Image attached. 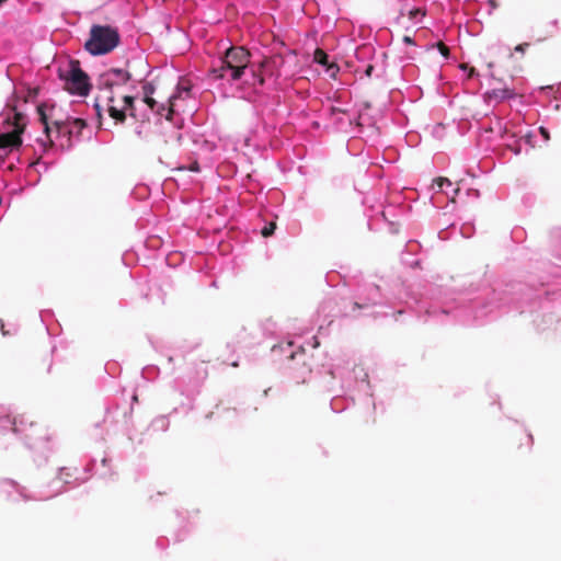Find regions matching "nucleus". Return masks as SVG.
I'll return each mask as SVG.
<instances>
[{
	"label": "nucleus",
	"instance_id": "9b49d317",
	"mask_svg": "<svg viewBox=\"0 0 561 561\" xmlns=\"http://www.w3.org/2000/svg\"><path fill=\"white\" fill-rule=\"evenodd\" d=\"M514 96H515V92L508 88L492 89L491 91H488L485 93V98L489 101H496V102H501L506 99H512Z\"/></svg>",
	"mask_w": 561,
	"mask_h": 561
},
{
	"label": "nucleus",
	"instance_id": "7c9ffc66",
	"mask_svg": "<svg viewBox=\"0 0 561 561\" xmlns=\"http://www.w3.org/2000/svg\"><path fill=\"white\" fill-rule=\"evenodd\" d=\"M231 366H232V367H238V366H239V364H238V362H233V363H231Z\"/></svg>",
	"mask_w": 561,
	"mask_h": 561
},
{
	"label": "nucleus",
	"instance_id": "0eeeda50",
	"mask_svg": "<svg viewBox=\"0 0 561 561\" xmlns=\"http://www.w3.org/2000/svg\"><path fill=\"white\" fill-rule=\"evenodd\" d=\"M228 60L234 66V72H232V80H239L243 75L244 70L250 65L251 55L248 49L242 46H232L225 53Z\"/></svg>",
	"mask_w": 561,
	"mask_h": 561
},
{
	"label": "nucleus",
	"instance_id": "a211bd4d",
	"mask_svg": "<svg viewBox=\"0 0 561 561\" xmlns=\"http://www.w3.org/2000/svg\"><path fill=\"white\" fill-rule=\"evenodd\" d=\"M439 53L445 57V58H448L449 56V48L443 43V42H438L436 44Z\"/></svg>",
	"mask_w": 561,
	"mask_h": 561
},
{
	"label": "nucleus",
	"instance_id": "f257e3e1",
	"mask_svg": "<svg viewBox=\"0 0 561 561\" xmlns=\"http://www.w3.org/2000/svg\"><path fill=\"white\" fill-rule=\"evenodd\" d=\"M37 112L39 114V121L44 125V133H45V138H38L36 140L42 152H46L48 149L53 148V146H54V139L51 138L53 129L55 130L57 137L62 138V140L59 144L60 149L66 150V149L71 148L72 147V141H71L72 128L69 126L70 118H68L66 121H55L53 123V127H50L47 122V116L44 111V105H39L37 107Z\"/></svg>",
	"mask_w": 561,
	"mask_h": 561
},
{
	"label": "nucleus",
	"instance_id": "dca6fc26",
	"mask_svg": "<svg viewBox=\"0 0 561 561\" xmlns=\"http://www.w3.org/2000/svg\"><path fill=\"white\" fill-rule=\"evenodd\" d=\"M426 12L423 9L415 8L409 11V18L411 20L417 18V16H425Z\"/></svg>",
	"mask_w": 561,
	"mask_h": 561
},
{
	"label": "nucleus",
	"instance_id": "4468645a",
	"mask_svg": "<svg viewBox=\"0 0 561 561\" xmlns=\"http://www.w3.org/2000/svg\"><path fill=\"white\" fill-rule=\"evenodd\" d=\"M276 229V222L274 221H271L268 225H266L262 231H261V234L264 237V238H267V237H271L274 231Z\"/></svg>",
	"mask_w": 561,
	"mask_h": 561
},
{
	"label": "nucleus",
	"instance_id": "bb28decb",
	"mask_svg": "<svg viewBox=\"0 0 561 561\" xmlns=\"http://www.w3.org/2000/svg\"><path fill=\"white\" fill-rule=\"evenodd\" d=\"M474 73H476V69L474 68H470L468 77L471 78V77H473Z\"/></svg>",
	"mask_w": 561,
	"mask_h": 561
},
{
	"label": "nucleus",
	"instance_id": "473e14b6",
	"mask_svg": "<svg viewBox=\"0 0 561 561\" xmlns=\"http://www.w3.org/2000/svg\"><path fill=\"white\" fill-rule=\"evenodd\" d=\"M225 410H226V411H230V408H226ZM231 410H232L233 412H236V411H237V410H236V408H231Z\"/></svg>",
	"mask_w": 561,
	"mask_h": 561
},
{
	"label": "nucleus",
	"instance_id": "b1692460",
	"mask_svg": "<svg viewBox=\"0 0 561 561\" xmlns=\"http://www.w3.org/2000/svg\"><path fill=\"white\" fill-rule=\"evenodd\" d=\"M373 71H374V66H373V65H368V66L366 67V70H365V75H366L367 77H370V76H371V73H373Z\"/></svg>",
	"mask_w": 561,
	"mask_h": 561
},
{
	"label": "nucleus",
	"instance_id": "412c9836",
	"mask_svg": "<svg viewBox=\"0 0 561 561\" xmlns=\"http://www.w3.org/2000/svg\"><path fill=\"white\" fill-rule=\"evenodd\" d=\"M144 102L150 107V110H154L156 106H157V102L156 100L149 95V96H144Z\"/></svg>",
	"mask_w": 561,
	"mask_h": 561
},
{
	"label": "nucleus",
	"instance_id": "cd10ccee",
	"mask_svg": "<svg viewBox=\"0 0 561 561\" xmlns=\"http://www.w3.org/2000/svg\"><path fill=\"white\" fill-rule=\"evenodd\" d=\"M542 136H545L547 139L549 138L548 133L545 130V128H540Z\"/></svg>",
	"mask_w": 561,
	"mask_h": 561
},
{
	"label": "nucleus",
	"instance_id": "f8f14e48",
	"mask_svg": "<svg viewBox=\"0 0 561 561\" xmlns=\"http://www.w3.org/2000/svg\"><path fill=\"white\" fill-rule=\"evenodd\" d=\"M313 60L317 62V64H320L322 66H327L329 65V57H328V54L321 49V48H317L313 53Z\"/></svg>",
	"mask_w": 561,
	"mask_h": 561
},
{
	"label": "nucleus",
	"instance_id": "39448f33",
	"mask_svg": "<svg viewBox=\"0 0 561 561\" xmlns=\"http://www.w3.org/2000/svg\"><path fill=\"white\" fill-rule=\"evenodd\" d=\"M284 64V57L279 54L264 57L257 66H251L252 77L260 85H264L266 78L277 79L279 77Z\"/></svg>",
	"mask_w": 561,
	"mask_h": 561
},
{
	"label": "nucleus",
	"instance_id": "20e7f679",
	"mask_svg": "<svg viewBox=\"0 0 561 561\" xmlns=\"http://www.w3.org/2000/svg\"><path fill=\"white\" fill-rule=\"evenodd\" d=\"M7 125L12 126L13 129L0 134V149H14L22 145V134L26 127V117L20 112H14L12 117L8 116Z\"/></svg>",
	"mask_w": 561,
	"mask_h": 561
},
{
	"label": "nucleus",
	"instance_id": "c85d7f7f",
	"mask_svg": "<svg viewBox=\"0 0 561 561\" xmlns=\"http://www.w3.org/2000/svg\"><path fill=\"white\" fill-rule=\"evenodd\" d=\"M360 308H363L362 305H359L358 302H354V309H360Z\"/></svg>",
	"mask_w": 561,
	"mask_h": 561
},
{
	"label": "nucleus",
	"instance_id": "1a4fd4ad",
	"mask_svg": "<svg viewBox=\"0 0 561 561\" xmlns=\"http://www.w3.org/2000/svg\"><path fill=\"white\" fill-rule=\"evenodd\" d=\"M289 358L296 364H301L299 374H297L296 367H290L291 378L295 379L297 383H305L307 381V377L311 374V367L306 362V350L304 347H299L297 352H293L290 354Z\"/></svg>",
	"mask_w": 561,
	"mask_h": 561
},
{
	"label": "nucleus",
	"instance_id": "4be33fe9",
	"mask_svg": "<svg viewBox=\"0 0 561 561\" xmlns=\"http://www.w3.org/2000/svg\"><path fill=\"white\" fill-rule=\"evenodd\" d=\"M528 46H529L528 43H523V44L517 45L515 47V50L519 51V53H524Z\"/></svg>",
	"mask_w": 561,
	"mask_h": 561
},
{
	"label": "nucleus",
	"instance_id": "2f4dec72",
	"mask_svg": "<svg viewBox=\"0 0 561 561\" xmlns=\"http://www.w3.org/2000/svg\"><path fill=\"white\" fill-rule=\"evenodd\" d=\"M182 90H183L184 92H186V93H188V92H190V88H182Z\"/></svg>",
	"mask_w": 561,
	"mask_h": 561
},
{
	"label": "nucleus",
	"instance_id": "9d476101",
	"mask_svg": "<svg viewBox=\"0 0 561 561\" xmlns=\"http://www.w3.org/2000/svg\"><path fill=\"white\" fill-rule=\"evenodd\" d=\"M232 72H234V66L227 59L226 55L221 58L220 66L210 70L215 79H224L227 77V73H229V78L232 80Z\"/></svg>",
	"mask_w": 561,
	"mask_h": 561
},
{
	"label": "nucleus",
	"instance_id": "a878e982",
	"mask_svg": "<svg viewBox=\"0 0 561 561\" xmlns=\"http://www.w3.org/2000/svg\"><path fill=\"white\" fill-rule=\"evenodd\" d=\"M403 42H404V43H407V44H410V45L414 43V42H413V39H412V37H411V36H408V35H405V36L403 37Z\"/></svg>",
	"mask_w": 561,
	"mask_h": 561
},
{
	"label": "nucleus",
	"instance_id": "ddd939ff",
	"mask_svg": "<svg viewBox=\"0 0 561 561\" xmlns=\"http://www.w3.org/2000/svg\"><path fill=\"white\" fill-rule=\"evenodd\" d=\"M69 126L72 128V131L76 129L77 134L80 135L82 129L87 126V123L82 118H72L70 119Z\"/></svg>",
	"mask_w": 561,
	"mask_h": 561
},
{
	"label": "nucleus",
	"instance_id": "aec40b11",
	"mask_svg": "<svg viewBox=\"0 0 561 561\" xmlns=\"http://www.w3.org/2000/svg\"><path fill=\"white\" fill-rule=\"evenodd\" d=\"M142 90H144V94L145 96H149V95H152L153 92H154V87L152 83H146L144 87H142Z\"/></svg>",
	"mask_w": 561,
	"mask_h": 561
},
{
	"label": "nucleus",
	"instance_id": "f03ea898",
	"mask_svg": "<svg viewBox=\"0 0 561 561\" xmlns=\"http://www.w3.org/2000/svg\"><path fill=\"white\" fill-rule=\"evenodd\" d=\"M119 44V34L110 25H92L84 48L93 56L105 55Z\"/></svg>",
	"mask_w": 561,
	"mask_h": 561
},
{
	"label": "nucleus",
	"instance_id": "423d86ee",
	"mask_svg": "<svg viewBox=\"0 0 561 561\" xmlns=\"http://www.w3.org/2000/svg\"><path fill=\"white\" fill-rule=\"evenodd\" d=\"M135 99L129 95H124L121 103L117 101L113 93L106 95V105L108 115L116 121V123H124L126 121V111H129V115L135 117L134 113Z\"/></svg>",
	"mask_w": 561,
	"mask_h": 561
},
{
	"label": "nucleus",
	"instance_id": "f704fd0d",
	"mask_svg": "<svg viewBox=\"0 0 561 561\" xmlns=\"http://www.w3.org/2000/svg\"><path fill=\"white\" fill-rule=\"evenodd\" d=\"M5 0H0V7L2 5V3L4 2Z\"/></svg>",
	"mask_w": 561,
	"mask_h": 561
},
{
	"label": "nucleus",
	"instance_id": "72a5a7b5",
	"mask_svg": "<svg viewBox=\"0 0 561 561\" xmlns=\"http://www.w3.org/2000/svg\"><path fill=\"white\" fill-rule=\"evenodd\" d=\"M491 4H492V7H494V8L496 7V3H495V1H494V0H492V1H491Z\"/></svg>",
	"mask_w": 561,
	"mask_h": 561
},
{
	"label": "nucleus",
	"instance_id": "6ab92c4d",
	"mask_svg": "<svg viewBox=\"0 0 561 561\" xmlns=\"http://www.w3.org/2000/svg\"><path fill=\"white\" fill-rule=\"evenodd\" d=\"M434 183L439 187L442 188L444 185H448L450 186L451 185V182L449 179L447 178H437L434 180Z\"/></svg>",
	"mask_w": 561,
	"mask_h": 561
},
{
	"label": "nucleus",
	"instance_id": "2eb2a0df",
	"mask_svg": "<svg viewBox=\"0 0 561 561\" xmlns=\"http://www.w3.org/2000/svg\"><path fill=\"white\" fill-rule=\"evenodd\" d=\"M325 68H327V72L329 73V76L333 79L336 77L337 72L340 71V67L335 62H331V64L327 65Z\"/></svg>",
	"mask_w": 561,
	"mask_h": 561
},
{
	"label": "nucleus",
	"instance_id": "393cba45",
	"mask_svg": "<svg viewBox=\"0 0 561 561\" xmlns=\"http://www.w3.org/2000/svg\"><path fill=\"white\" fill-rule=\"evenodd\" d=\"M12 425H13L12 430H13V432H14V433H16V434H18V433H20V432H21V430H20V428H19V426H18V422H16V420H13Z\"/></svg>",
	"mask_w": 561,
	"mask_h": 561
},
{
	"label": "nucleus",
	"instance_id": "c756f323",
	"mask_svg": "<svg viewBox=\"0 0 561 561\" xmlns=\"http://www.w3.org/2000/svg\"><path fill=\"white\" fill-rule=\"evenodd\" d=\"M460 68H461L462 70H466V69H468V66H467L466 64H461V65H460Z\"/></svg>",
	"mask_w": 561,
	"mask_h": 561
},
{
	"label": "nucleus",
	"instance_id": "5701e85b",
	"mask_svg": "<svg viewBox=\"0 0 561 561\" xmlns=\"http://www.w3.org/2000/svg\"><path fill=\"white\" fill-rule=\"evenodd\" d=\"M94 108H95L98 117L101 118L102 117V108L98 102L94 104Z\"/></svg>",
	"mask_w": 561,
	"mask_h": 561
},
{
	"label": "nucleus",
	"instance_id": "f3484780",
	"mask_svg": "<svg viewBox=\"0 0 561 561\" xmlns=\"http://www.w3.org/2000/svg\"><path fill=\"white\" fill-rule=\"evenodd\" d=\"M179 95H172L170 96L169 99V111H168V115H167V119L171 121L172 119V115L174 113V110H173V106H174V100L178 98Z\"/></svg>",
	"mask_w": 561,
	"mask_h": 561
},
{
	"label": "nucleus",
	"instance_id": "6e6552de",
	"mask_svg": "<svg viewBox=\"0 0 561 561\" xmlns=\"http://www.w3.org/2000/svg\"><path fill=\"white\" fill-rule=\"evenodd\" d=\"M130 79L131 75L127 70L111 68L101 76L100 84L106 90L107 94H111L113 88L126 84Z\"/></svg>",
	"mask_w": 561,
	"mask_h": 561
},
{
	"label": "nucleus",
	"instance_id": "7ed1b4c3",
	"mask_svg": "<svg viewBox=\"0 0 561 561\" xmlns=\"http://www.w3.org/2000/svg\"><path fill=\"white\" fill-rule=\"evenodd\" d=\"M59 78L65 82L64 88L69 93L81 96L89 94L90 79L81 69L79 60H70L66 70L59 69Z\"/></svg>",
	"mask_w": 561,
	"mask_h": 561
}]
</instances>
